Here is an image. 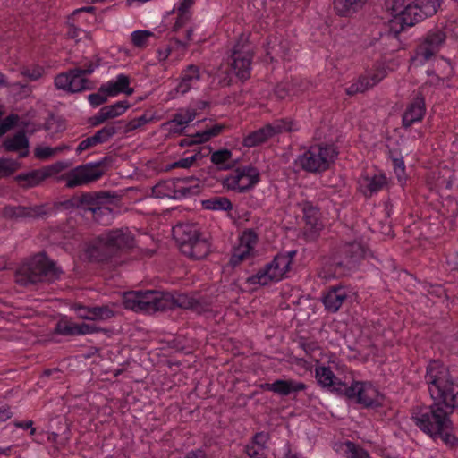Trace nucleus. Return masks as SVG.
<instances>
[{"label": "nucleus", "instance_id": "1", "mask_svg": "<svg viewBox=\"0 0 458 458\" xmlns=\"http://www.w3.org/2000/svg\"><path fill=\"white\" fill-rule=\"evenodd\" d=\"M123 305L126 310L146 313H155L174 308L191 310L198 313L208 310L207 303L195 298L194 295L157 290L125 293Z\"/></svg>", "mask_w": 458, "mask_h": 458}, {"label": "nucleus", "instance_id": "2", "mask_svg": "<svg viewBox=\"0 0 458 458\" xmlns=\"http://www.w3.org/2000/svg\"><path fill=\"white\" fill-rule=\"evenodd\" d=\"M385 5L393 18L385 26L381 37L397 39L406 28L434 15L440 6V0H386Z\"/></svg>", "mask_w": 458, "mask_h": 458}, {"label": "nucleus", "instance_id": "3", "mask_svg": "<svg viewBox=\"0 0 458 458\" xmlns=\"http://www.w3.org/2000/svg\"><path fill=\"white\" fill-rule=\"evenodd\" d=\"M433 401L431 405L413 409L411 419L415 425L431 438H440L451 448L458 447V437L449 418V413L453 411L442 401Z\"/></svg>", "mask_w": 458, "mask_h": 458}, {"label": "nucleus", "instance_id": "4", "mask_svg": "<svg viewBox=\"0 0 458 458\" xmlns=\"http://www.w3.org/2000/svg\"><path fill=\"white\" fill-rule=\"evenodd\" d=\"M134 237L126 229L110 230L95 238L88 245L86 254L90 261L107 263L131 249Z\"/></svg>", "mask_w": 458, "mask_h": 458}, {"label": "nucleus", "instance_id": "5", "mask_svg": "<svg viewBox=\"0 0 458 458\" xmlns=\"http://www.w3.org/2000/svg\"><path fill=\"white\" fill-rule=\"evenodd\" d=\"M63 270L45 252H40L20 265L14 274L15 282L29 287L38 284H53L59 280Z\"/></svg>", "mask_w": 458, "mask_h": 458}, {"label": "nucleus", "instance_id": "6", "mask_svg": "<svg viewBox=\"0 0 458 458\" xmlns=\"http://www.w3.org/2000/svg\"><path fill=\"white\" fill-rule=\"evenodd\" d=\"M425 381L432 399L440 400L451 411H458V384L447 368L439 361H431L427 367Z\"/></svg>", "mask_w": 458, "mask_h": 458}, {"label": "nucleus", "instance_id": "7", "mask_svg": "<svg viewBox=\"0 0 458 458\" xmlns=\"http://www.w3.org/2000/svg\"><path fill=\"white\" fill-rule=\"evenodd\" d=\"M365 249L359 242H347L327 257L323 263L325 277L349 276L364 258Z\"/></svg>", "mask_w": 458, "mask_h": 458}, {"label": "nucleus", "instance_id": "8", "mask_svg": "<svg viewBox=\"0 0 458 458\" xmlns=\"http://www.w3.org/2000/svg\"><path fill=\"white\" fill-rule=\"evenodd\" d=\"M112 156H106L97 162L78 165L57 177V182H65V187L74 189L99 180L113 165Z\"/></svg>", "mask_w": 458, "mask_h": 458}, {"label": "nucleus", "instance_id": "9", "mask_svg": "<svg viewBox=\"0 0 458 458\" xmlns=\"http://www.w3.org/2000/svg\"><path fill=\"white\" fill-rule=\"evenodd\" d=\"M200 235L194 225L179 224L173 228V236L182 253L191 259H204L210 251L209 242Z\"/></svg>", "mask_w": 458, "mask_h": 458}, {"label": "nucleus", "instance_id": "10", "mask_svg": "<svg viewBox=\"0 0 458 458\" xmlns=\"http://www.w3.org/2000/svg\"><path fill=\"white\" fill-rule=\"evenodd\" d=\"M338 152L334 145H314L299 156L300 166L309 173L327 171L337 157Z\"/></svg>", "mask_w": 458, "mask_h": 458}, {"label": "nucleus", "instance_id": "11", "mask_svg": "<svg viewBox=\"0 0 458 458\" xmlns=\"http://www.w3.org/2000/svg\"><path fill=\"white\" fill-rule=\"evenodd\" d=\"M260 181L258 169L252 165L239 166L222 181L224 188L244 193L251 190Z\"/></svg>", "mask_w": 458, "mask_h": 458}, {"label": "nucleus", "instance_id": "12", "mask_svg": "<svg viewBox=\"0 0 458 458\" xmlns=\"http://www.w3.org/2000/svg\"><path fill=\"white\" fill-rule=\"evenodd\" d=\"M291 257L277 254L274 259L267 263L257 274L247 278L250 284L267 285L272 281H279L290 270Z\"/></svg>", "mask_w": 458, "mask_h": 458}, {"label": "nucleus", "instance_id": "13", "mask_svg": "<svg viewBox=\"0 0 458 458\" xmlns=\"http://www.w3.org/2000/svg\"><path fill=\"white\" fill-rule=\"evenodd\" d=\"M298 131L296 123L292 120H277L273 124L268 123L254 131L243 138L242 145L246 148H254L263 144L273 136L283 131L292 132Z\"/></svg>", "mask_w": 458, "mask_h": 458}, {"label": "nucleus", "instance_id": "14", "mask_svg": "<svg viewBox=\"0 0 458 458\" xmlns=\"http://www.w3.org/2000/svg\"><path fill=\"white\" fill-rule=\"evenodd\" d=\"M447 34L445 28L435 27L423 37L417 47L416 54L424 62L431 59L445 44Z\"/></svg>", "mask_w": 458, "mask_h": 458}, {"label": "nucleus", "instance_id": "15", "mask_svg": "<svg viewBox=\"0 0 458 458\" xmlns=\"http://www.w3.org/2000/svg\"><path fill=\"white\" fill-rule=\"evenodd\" d=\"M78 69L72 68L65 72L58 74L55 78V85L58 89H63L69 93H78L94 88L91 81L77 72Z\"/></svg>", "mask_w": 458, "mask_h": 458}, {"label": "nucleus", "instance_id": "16", "mask_svg": "<svg viewBox=\"0 0 458 458\" xmlns=\"http://www.w3.org/2000/svg\"><path fill=\"white\" fill-rule=\"evenodd\" d=\"M63 168L61 163H56L28 173L19 174L13 179L23 189L33 188L39 185L47 178L59 173Z\"/></svg>", "mask_w": 458, "mask_h": 458}, {"label": "nucleus", "instance_id": "17", "mask_svg": "<svg viewBox=\"0 0 458 458\" xmlns=\"http://www.w3.org/2000/svg\"><path fill=\"white\" fill-rule=\"evenodd\" d=\"M51 208L46 204L35 206H12L6 205L2 208V216L5 219H38L47 216Z\"/></svg>", "mask_w": 458, "mask_h": 458}, {"label": "nucleus", "instance_id": "18", "mask_svg": "<svg viewBox=\"0 0 458 458\" xmlns=\"http://www.w3.org/2000/svg\"><path fill=\"white\" fill-rule=\"evenodd\" d=\"M242 48L243 46L240 44L233 47L231 55V69L239 80L245 81L250 77L253 55L249 49L243 50Z\"/></svg>", "mask_w": 458, "mask_h": 458}, {"label": "nucleus", "instance_id": "19", "mask_svg": "<svg viewBox=\"0 0 458 458\" xmlns=\"http://www.w3.org/2000/svg\"><path fill=\"white\" fill-rule=\"evenodd\" d=\"M81 209L90 211L97 214L101 211L99 205H107L113 203L114 199H117L118 194L107 191L81 192L80 195Z\"/></svg>", "mask_w": 458, "mask_h": 458}, {"label": "nucleus", "instance_id": "20", "mask_svg": "<svg viewBox=\"0 0 458 458\" xmlns=\"http://www.w3.org/2000/svg\"><path fill=\"white\" fill-rule=\"evenodd\" d=\"M123 123L122 120L107 123L102 129L98 130L93 136L88 137L81 141L76 148V152L81 154L96 145L107 142L113 136L122 131Z\"/></svg>", "mask_w": 458, "mask_h": 458}, {"label": "nucleus", "instance_id": "21", "mask_svg": "<svg viewBox=\"0 0 458 458\" xmlns=\"http://www.w3.org/2000/svg\"><path fill=\"white\" fill-rule=\"evenodd\" d=\"M259 387L264 391L273 392L280 396L293 395V399L299 392L307 389L308 386L293 379H276L273 383H263Z\"/></svg>", "mask_w": 458, "mask_h": 458}, {"label": "nucleus", "instance_id": "22", "mask_svg": "<svg viewBox=\"0 0 458 458\" xmlns=\"http://www.w3.org/2000/svg\"><path fill=\"white\" fill-rule=\"evenodd\" d=\"M354 398L357 403L365 408H377L382 406L383 395L371 385L355 381Z\"/></svg>", "mask_w": 458, "mask_h": 458}, {"label": "nucleus", "instance_id": "23", "mask_svg": "<svg viewBox=\"0 0 458 458\" xmlns=\"http://www.w3.org/2000/svg\"><path fill=\"white\" fill-rule=\"evenodd\" d=\"M55 332L62 335H81L98 332L109 333L110 330L97 327L95 324L72 323L60 320L55 325Z\"/></svg>", "mask_w": 458, "mask_h": 458}, {"label": "nucleus", "instance_id": "24", "mask_svg": "<svg viewBox=\"0 0 458 458\" xmlns=\"http://www.w3.org/2000/svg\"><path fill=\"white\" fill-rule=\"evenodd\" d=\"M156 187L165 188L167 191L162 192V194L173 199H182L196 196L200 192V186L199 183L187 185L184 183L165 181L158 183Z\"/></svg>", "mask_w": 458, "mask_h": 458}, {"label": "nucleus", "instance_id": "25", "mask_svg": "<svg viewBox=\"0 0 458 458\" xmlns=\"http://www.w3.org/2000/svg\"><path fill=\"white\" fill-rule=\"evenodd\" d=\"M347 297V290L344 286L341 284L330 286L323 295L322 302L327 311L335 313L341 308Z\"/></svg>", "mask_w": 458, "mask_h": 458}, {"label": "nucleus", "instance_id": "26", "mask_svg": "<svg viewBox=\"0 0 458 458\" xmlns=\"http://www.w3.org/2000/svg\"><path fill=\"white\" fill-rule=\"evenodd\" d=\"M425 114V101L421 95H418L408 106L403 114V126L407 129L413 123L422 120Z\"/></svg>", "mask_w": 458, "mask_h": 458}, {"label": "nucleus", "instance_id": "27", "mask_svg": "<svg viewBox=\"0 0 458 458\" xmlns=\"http://www.w3.org/2000/svg\"><path fill=\"white\" fill-rule=\"evenodd\" d=\"M130 78L125 74H119L116 80L110 81L106 84L101 85V91H106L108 96L114 97L120 93H124L127 96H131L133 93V89L129 87Z\"/></svg>", "mask_w": 458, "mask_h": 458}, {"label": "nucleus", "instance_id": "28", "mask_svg": "<svg viewBox=\"0 0 458 458\" xmlns=\"http://www.w3.org/2000/svg\"><path fill=\"white\" fill-rule=\"evenodd\" d=\"M3 148L5 151L9 152H16L24 149V151L20 153L19 157L21 158L26 157L29 155V140L25 135V131L22 130L15 133L13 137H7L3 141Z\"/></svg>", "mask_w": 458, "mask_h": 458}, {"label": "nucleus", "instance_id": "29", "mask_svg": "<svg viewBox=\"0 0 458 458\" xmlns=\"http://www.w3.org/2000/svg\"><path fill=\"white\" fill-rule=\"evenodd\" d=\"M369 0H334L335 13L342 17H351L360 11Z\"/></svg>", "mask_w": 458, "mask_h": 458}, {"label": "nucleus", "instance_id": "30", "mask_svg": "<svg viewBox=\"0 0 458 458\" xmlns=\"http://www.w3.org/2000/svg\"><path fill=\"white\" fill-rule=\"evenodd\" d=\"M387 183L386 177L383 174H375L372 176L366 175L361 179L360 187L366 197L381 191Z\"/></svg>", "mask_w": 458, "mask_h": 458}, {"label": "nucleus", "instance_id": "31", "mask_svg": "<svg viewBox=\"0 0 458 458\" xmlns=\"http://www.w3.org/2000/svg\"><path fill=\"white\" fill-rule=\"evenodd\" d=\"M199 80V70L196 65H189L182 72V81L177 85L176 90L182 94H184L190 90L192 84Z\"/></svg>", "mask_w": 458, "mask_h": 458}, {"label": "nucleus", "instance_id": "32", "mask_svg": "<svg viewBox=\"0 0 458 458\" xmlns=\"http://www.w3.org/2000/svg\"><path fill=\"white\" fill-rule=\"evenodd\" d=\"M201 206L205 209L214 211H230L233 208L231 200L226 197L213 196L201 201Z\"/></svg>", "mask_w": 458, "mask_h": 458}, {"label": "nucleus", "instance_id": "33", "mask_svg": "<svg viewBox=\"0 0 458 458\" xmlns=\"http://www.w3.org/2000/svg\"><path fill=\"white\" fill-rule=\"evenodd\" d=\"M231 157L232 151L227 148H224L213 152L211 154L210 160L214 165H218L220 170H231L237 163L234 161L233 164L225 165V162L231 159Z\"/></svg>", "mask_w": 458, "mask_h": 458}, {"label": "nucleus", "instance_id": "34", "mask_svg": "<svg viewBox=\"0 0 458 458\" xmlns=\"http://www.w3.org/2000/svg\"><path fill=\"white\" fill-rule=\"evenodd\" d=\"M318 383L322 387L330 388L337 379L329 367L318 366L315 369Z\"/></svg>", "mask_w": 458, "mask_h": 458}, {"label": "nucleus", "instance_id": "35", "mask_svg": "<svg viewBox=\"0 0 458 458\" xmlns=\"http://www.w3.org/2000/svg\"><path fill=\"white\" fill-rule=\"evenodd\" d=\"M130 104L127 100L118 101L114 105L103 106L107 120L115 118L123 113L130 107Z\"/></svg>", "mask_w": 458, "mask_h": 458}, {"label": "nucleus", "instance_id": "36", "mask_svg": "<svg viewBox=\"0 0 458 458\" xmlns=\"http://www.w3.org/2000/svg\"><path fill=\"white\" fill-rule=\"evenodd\" d=\"M330 390L338 395L345 396L348 399H354L355 381L351 386H347L345 383L336 379L330 387Z\"/></svg>", "mask_w": 458, "mask_h": 458}, {"label": "nucleus", "instance_id": "37", "mask_svg": "<svg viewBox=\"0 0 458 458\" xmlns=\"http://www.w3.org/2000/svg\"><path fill=\"white\" fill-rule=\"evenodd\" d=\"M197 115V113L195 110H186L184 113L180 112L174 114L173 119L168 121L165 124L166 125H187L191 122H192Z\"/></svg>", "mask_w": 458, "mask_h": 458}, {"label": "nucleus", "instance_id": "38", "mask_svg": "<svg viewBox=\"0 0 458 458\" xmlns=\"http://www.w3.org/2000/svg\"><path fill=\"white\" fill-rule=\"evenodd\" d=\"M302 212L306 225H317L318 223V208L311 202L305 201L302 204Z\"/></svg>", "mask_w": 458, "mask_h": 458}, {"label": "nucleus", "instance_id": "39", "mask_svg": "<svg viewBox=\"0 0 458 458\" xmlns=\"http://www.w3.org/2000/svg\"><path fill=\"white\" fill-rule=\"evenodd\" d=\"M153 36V32L149 30H136L131 33V42L136 47L144 48L148 46L149 38Z\"/></svg>", "mask_w": 458, "mask_h": 458}, {"label": "nucleus", "instance_id": "40", "mask_svg": "<svg viewBox=\"0 0 458 458\" xmlns=\"http://www.w3.org/2000/svg\"><path fill=\"white\" fill-rule=\"evenodd\" d=\"M53 208L56 210H74L81 209L79 195H72L70 199L54 203Z\"/></svg>", "mask_w": 458, "mask_h": 458}, {"label": "nucleus", "instance_id": "41", "mask_svg": "<svg viewBox=\"0 0 458 458\" xmlns=\"http://www.w3.org/2000/svg\"><path fill=\"white\" fill-rule=\"evenodd\" d=\"M20 168V164L13 159L0 158V178L12 175Z\"/></svg>", "mask_w": 458, "mask_h": 458}, {"label": "nucleus", "instance_id": "42", "mask_svg": "<svg viewBox=\"0 0 458 458\" xmlns=\"http://www.w3.org/2000/svg\"><path fill=\"white\" fill-rule=\"evenodd\" d=\"M92 320H106L114 316V311L107 305L92 306L91 309Z\"/></svg>", "mask_w": 458, "mask_h": 458}, {"label": "nucleus", "instance_id": "43", "mask_svg": "<svg viewBox=\"0 0 458 458\" xmlns=\"http://www.w3.org/2000/svg\"><path fill=\"white\" fill-rule=\"evenodd\" d=\"M298 346L304 352V353L310 358H313L320 348L316 341H310L305 337H300L297 341Z\"/></svg>", "mask_w": 458, "mask_h": 458}, {"label": "nucleus", "instance_id": "44", "mask_svg": "<svg viewBox=\"0 0 458 458\" xmlns=\"http://www.w3.org/2000/svg\"><path fill=\"white\" fill-rule=\"evenodd\" d=\"M345 445L348 458H369V453L365 449L356 445L353 442L347 441Z\"/></svg>", "mask_w": 458, "mask_h": 458}, {"label": "nucleus", "instance_id": "45", "mask_svg": "<svg viewBox=\"0 0 458 458\" xmlns=\"http://www.w3.org/2000/svg\"><path fill=\"white\" fill-rule=\"evenodd\" d=\"M191 18V12H182L178 10V15L173 26V31L178 32L182 28L185 27L189 23Z\"/></svg>", "mask_w": 458, "mask_h": 458}, {"label": "nucleus", "instance_id": "46", "mask_svg": "<svg viewBox=\"0 0 458 458\" xmlns=\"http://www.w3.org/2000/svg\"><path fill=\"white\" fill-rule=\"evenodd\" d=\"M107 97L108 95L106 91H101L100 86L97 93L89 95L88 100L93 107H96L105 104L107 101Z\"/></svg>", "mask_w": 458, "mask_h": 458}, {"label": "nucleus", "instance_id": "47", "mask_svg": "<svg viewBox=\"0 0 458 458\" xmlns=\"http://www.w3.org/2000/svg\"><path fill=\"white\" fill-rule=\"evenodd\" d=\"M44 129L46 131L55 130V132H60L65 129V126L61 120L51 114L50 117L46 121Z\"/></svg>", "mask_w": 458, "mask_h": 458}, {"label": "nucleus", "instance_id": "48", "mask_svg": "<svg viewBox=\"0 0 458 458\" xmlns=\"http://www.w3.org/2000/svg\"><path fill=\"white\" fill-rule=\"evenodd\" d=\"M319 225H306L303 231V235L306 241H315L319 235Z\"/></svg>", "mask_w": 458, "mask_h": 458}, {"label": "nucleus", "instance_id": "49", "mask_svg": "<svg viewBox=\"0 0 458 458\" xmlns=\"http://www.w3.org/2000/svg\"><path fill=\"white\" fill-rule=\"evenodd\" d=\"M196 162V157H187L179 159L176 162H174L167 165L166 170H171L174 168H190Z\"/></svg>", "mask_w": 458, "mask_h": 458}, {"label": "nucleus", "instance_id": "50", "mask_svg": "<svg viewBox=\"0 0 458 458\" xmlns=\"http://www.w3.org/2000/svg\"><path fill=\"white\" fill-rule=\"evenodd\" d=\"M250 253V247L246 246L245 250H235L234 253L232 255L229 260V264L234 267L238 264H240L247 256H249Z\"/></svg>", "mask_w": 458, "mask_h": 458}, {"label": "nucleus", "instance_id": "51", "mask_svg": "<svg viewBox=\"0 0 458 458\" xmlns=\"http://www.w3.org/2000/svg\"><path fill=\"white\" fill-rule=\"evenodd\" d=\"M100 65V59L97 58L96 61H89L84 64V67H76L77 72L81 73L84 77L93 73L96 68Z\"/></svg>", "mask_w": 458, "mask_h": 458}, {"label": "nucleus", "instance_id": "52", "mask_svg": "<svg viewBox=\"0 0 458 458\" xmlns=\"http://www.w3.org/2000/svg\"><path fill=\"white\" fill-rule=\"evenodd\" d=\"M72 309L77 313V316L82 319L92 320L91 309L92 306H83L81 304H74Z\"/></svg>", "mask_w": 458, "mask_h": 458}, {"label": "nucleus", "instance_id": "53", "mask_svg": "<svg viewBox=\"0 0 458 458\" xmlns=\"http://www.w3.org/2000/svg\"><path fill=\"white\" fill-rule=\"evenodd\" d=\"M56 153V149L50 147H38L34 150V155L38 159H47Z\"/></svg>", "mask_w": 458, "mask_h": 458}, {"label": "nucleus", "instance_id": "54", "mask_svg": "<svg viewBox=\"0 0 458 458\" xmlns=\"http://www.w3.org/2000/svg\"><path fill=\"white\" fill-rule=\"evenodd\" d=\"M380 81L377 75L374 74L372 77H360L357 83H360L364 91L376 85Z\"/></svg>", "mask_w": 458, "mask_h": 458}, {"label": "nucleus", "instance_id": "55", "mask_svg": "<svg viewBox=\"0 0 458 458\" xmlns=\"http://www.w3.org/2000/svg\"><path fill=\"white\" fill-rule=\"evenodd\" d=\"M106 121H107L106 114H105L104 110L102 108H100V110L98 111V113L96 115L89 118V123H90L91 126L96 127V126L102 124Z\"/></svg>", "mask_w": 458, "mask_h": 458}, {"label": "nucleus", "instance_id": "56", "mask_svg": "<svg viewBox=\"0 0 458 458\" xmlns=\"http://www.w3.org/2000/svg\"><path fill=\"white\" fill-rule=\"evenodd\" d=\"M393 165L394 173L398 177L404 174L405 165L403 157H393Z\"/></svg>", "mask_w": 458, "mask_h": 458}, {"label": "nucleus", "instance_id": "57", "mask_svg": "<svg viewBox=\"0 0 458 458\" xmlns=\"http://www.w3.org/2000/svg\"><path fill=\"white\" fill-rule=\"evenodd\" d=\"M22 74L28 77L30 81H37L42 76V68L36 67L32 70L26 69L22 72Z\"/></svg>", "mask_w": 458, "mask_h": 458}, {"label": "nucleus", "instance_id": "58", "mask_svg": "<svg viewBox=\"0 0 458 458\" xmlns=\"http://www.w3.org/2000/svg\"><path fill=\"white\" fill-rule=\"evenodd\" d=\"M261 447L256 446L254 444L247 445L245 452L250 458H260Z\"/></svg>", "mask_w": 458, "mask_h": 458}, {"label": "nucleus", "instance_id": "59", "mask_svg": "<svg viewBox=\"0 0 458 458\" xmlns=\"http://www.w3.org/2000/svg\"><path fill=\"white\" fill-rule=\"evenodd\" d=\"M211 148L209 146L199 147L198 150H194V154L191 157H196V161L201 160L211 154Z\"/></svg>", "mask_w": 458, "mask_h": 458}, {"label": "nucleus", "instance_id": "60", "mask_svg": "<svg viewBox=\"0 0 458 458\" xmlns=\"http://www.w3.org/2000/svg\"><path fill=\"white\" fill-rule=\"evenodd\" d=\"M267 441V435L264 432H258L253 436L252 444L258 445L261 448L264 447L266 442Z\"/></svg>", "mask_w": 458, "mask_h": 458}, {"label": "nucleus", "instance_id": "61", "mask_svg": "<svg viewBox=\"0 0 458 458\" xmlns=\"http://www.w3.org/2000/svg\"><path fill=\"white\" fill-rule=\"evenodd\" d=\"M225 129V125L223 124H215L209 129L205 130L206 131V136L210 140L213 137L218 136L223 130Z\"/></svg>", "mask_w": 458, "mask_h": 458}, {"label": "nucleus", "instance_id": "62", "mask_svg": "<svg viewBox=\"0 0 458 458\" xmlns=\"http://www.w3.org/2000/svg\"><path fill=\"white\" fill-rule=\"evenodd\" d=\"M81 32L82 30L81 29H79L73 24H70L66 35L69 38L75 39L78 41L80 39V35Z\"/></svg>", "mask_w": 458, "mask_h": 458}, {"label": "nucleus", "instance_id": "63", "mask_svg": "<svg viewBox=\"0 0 458 458\" xmlns=\"http://www.w3.org/2000/svg\"><path fill=\"white\" fill-rule=\"evenodd\" d=\"M122 122L123 123L122 130H123V132H125V133L132 131L138 128H140L137 123L136 118H134L127 123H125L124 121H122Z\"/></svg>", "mask_w": 458, "mask_h": 458}, {"label": "nucleus", "instance_id": "64", "mask_svg": "<svg viewBox=\"0 0 458 458\" xmlns=\"http://www.w3.org/2000/svg\"><path fill=\"white\" fill-rule=\"evenodd\" d=\"M446 262L452 270H458V251L448 256Z\"/></svg>", "mask_w": 458, "mask_h": 458}]
</instances>
